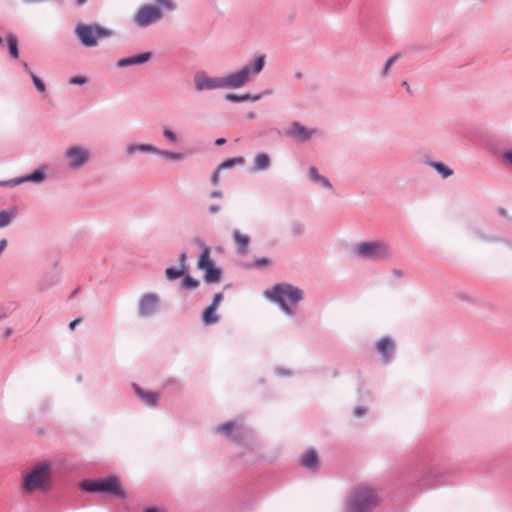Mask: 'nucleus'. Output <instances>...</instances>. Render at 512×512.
<instances>
[{"label": "nucleus", "mask_w": 512, "mask_h": 512, "mask_svg": "<svg viewBox=\"0 0 512 512\" xmlns=\"http://www.w3.org/2000/svg\"><path fill=\"white\" fill-rule=\"evenodd\" d=\"M264 295L269 300L279 304L287 315L294 314L295 311L292 305L297 304L303 298V293L300 289L287 283L273 286L271 289L266 290Z\"/></svg>", "instance_id": "obj_1"}, {"label": "nucleus", "mask_w": 512, "mask_h": 512, "mask_svg": "<svg viewBox=\"0 0 512 512\" xmlns=\"http://www.w3.org/2000/svg\"><path fill=\"white\" fill-rule=\"evenodd\" d=\"M380 503L375 489L366 484L356 486L347 502V512H371Z\"/></svg>", "instance_id": "obj_2"}, {"label": "nucleus", "mask_w": 512, "mask_h": 512, "mask_svg": "<svg viewBox=\"0 0 512 512\" xmlns=\"http://www.w3.org/2000/svg\"><path fill=\"white\" fill-rule=\"evenodd\" d=\"M51 465L41 462L31 468L23 477L22 487L26 493L47 490L50 486Z\"/></svg>", "instance_id": "obj_3"}, {"label": "nucleus", "mask_w": 512, "mask_h": 512, "mask_svg": "<svg viewBox=\"0 0 512 512\" xmlns=\"http://www.w3.org/2000/svg\"><path fill=\"white\" fill-rule=\"evenodd\" d=\"M265 63V56L258 57L252 64L244 66L241 70L223 77L224 88L237 89L249 82L252 75L259 74Z\"/></svg>", "instance_id": "obj_4"}, {"label": "nucleus", "mask_w": 512, "mask_h": 512, "mask_svg": "<svg viewBox=\"0 0 512 512\" xmlns=\"http://www.w3.org/2000/svg\"><path fill=\"white\" fill-rule=\"evenodd\" d=\"M81 488L87 492H106L120 499L126 497L119 479L114 476L105 479L83 481Z\"/></svg>", "instance_id": "obj_5"}, {"label": "nucleus", "mask_w": 512, "mask_h": 512, "mask_svg": "<svg viewBox=\"0 0 512 512\" xmlns=\"http://www.w3.org/2000/svg\"><path fill=\"white\" fill-rule=\"evenodd\" d=\"M75 33L80 42L86 47H93L98 44L99 39H105L112 35V32L100 25L78 24Z\"/></svg>", "instance_id": "obj_6"}, {"label": "nucleus", "mask_w": 512, "mask_h": 512, "mask_svg": "<svg viewBox=\"0 0 512 512\" xmlns=\"http://www.w3.org/2000/svg\"><path fill=\"white\" fill-rule=\"evenodd\" d=\"M358 256L379 259L388 255L389 247L384 242H363L355 247Z\"/></svg>", "instance_id": "obj_7"}, {"label": "nucleus", "mask_w": 512, "mask_h": 512, "mask_svg": "<svg viewBox=\"0 0 512 512\" xmlns=\"http://www.w3.org/2000/svg\"><path fill=\"white\" fill-rule=\"evenodd\" d=\"M162 18L160 7L154 5H143L134 15V23L139 27H147Z\"/></svg>", "instance_id": "obj_8"}, {"label": "nucleus", "mask_w": 512, "mask_h": 512, "mask_svg": "<svg viewBox=\"0 0 512 512\" xmlns=\"http://www.w3.org/2000/svg\"><path fill=\"white\" fill-rule=\"evenodd\" d=\"M200 270L205 271V280L208 283L218 282L221 277V271L214 267L210 259V249L204 247L197 264Z\"/></svg>", "instance_id": "obj_9"}, {"label": "nucleus", "mask_w": 512, "mask_h": 512, "mask_svg": "<svg viewBox=\"0 0 512 512\" xmlns=\"http://www.w3.org/2000/svg\"><path fill=\"white\" fill-rule=\"evenodd\" d=\"M193 82L198 92L224 88L223 77H209L202 71L194 75Z\"/></svg>", "instance_id": "obj_10"}, {"label": "nucleus", "mask_w": 512, "mask_h": 512, "mask_svg": "<svg viewBox=\"0 0 512 512\" xmlns=\"http://www.w3.org/2000/svg\"><path fill=\"white\" fill-rule=\"evenodd\" d=\"M158 308V297L154 294H146L144 295L138 307L139 316L145 318L153 315Z\"/></svg>", "instance_id": "obj_11"}, {"label": "nucleus", "mask_w": 512, "mask_h": 512, "mask_svg": "<svg viewBox=\"0 0 512 512\" xmlns=\"http://www.w3.org/2000/svg\"><path fill=\"white\" fill-rule=\"evenodd\" d=\"M66 157L69 160V166L77 168L88 160V152L80 147H71L66 151Z\"/></svg>", "instance_id": "obj_12"}, {"label": "nucleus", "mask_w": 512, "mask_h": 512, "mask_svg": "<svg viewBox=\"0 0 512 512\" xmlns=\"http://www.w3.org/2000/svg\"><path fill=\"white\" fill-rule=\"evenodd\" d=\"M314 132V130L307 129L299 122H293L286 135L298 141H306L312 137Z\"/></svg>", "instance_id": "obj_13"}, {"label": "nucleus", "mask_w": 512, "mask_h": 512, "mask_svg": "<svg viewBox=\"0 0 512 512\" xmlns=\"http://www.w3.org/2000/svg\"><path fill=\"white\" fill-rule=\"evenodd\" d=\"M300 463L303 467L309 470H316L319 466V457L314 449L307 450L300 459Z\"/></svg>", "instance_id": "obj_14"}, {"label": "nucleus", "mask_w": 512, "mask_h": 512, "mask_svg": "<svg viewBox=\"0 0 512 512\" xmlns=\"http://www.w3.org/2000/svg\"><path fill=\"white\" fill-rule=\"evenodd\" d=\"M376 349L383 356L384 360L388 361L394 350V344L389 338H382L377 342Z\"/></svg>", "instance_id": "obj_15"}, {"label": "nucleus", "mask_w": 512, "mask_h": 512, "mask_svg": "<svg viewBox=\"0 0 512 512\" xmlns=\"http://www.w3.org/2000/svg\"><path fill=\"white\" fill-rule=\"evenodd\" d=\"M150 57H151V54L149 52H146V53H142V54H139L136 56L123 58L118 61V66L126 67L129 65L142 64V63L147 62L150 59Z\"/></svg>", "instance_id": "obj_16"}, {"label": "nucleus", "mask_w": 512, "mask_h": 512, "mask_svg": "<svg viewBox=\"0 0 512 512\" xmlns=\"http://www.w3.org/2000/svg\"><path fill=\"white\" fill-rule=\"evenodd\" d=\"M136 394L150 406H154L157 403L158 395L152 391H144L139 386L134 385Z\"/></svg>", "instance_id": "obj_17"}, {"label": "nucleus", "mask_w": 512, "mask_h": 512, "mask_svg": "<svg viewBox=\"0 0 512 512\" xmlns=\"http://www.w3.org/2000/svg\"><path fill=\"white\" fill-rule=\"evenodd\" d=\"M17 214L18 209L16 207L0 211V229L7 227Z\"/></svg>", "instance_id": "obj_18"}, {"label": "nucleus", "mask_w": 512, "mask_h": 512, "mask_svg": "<svg viewBox=\"0 0 512 512\" xmlns=\"http://www.w3.org/2000/svg\"><path fill=\"white\" fill-rule=\"evenodd\" d=\"M233 238L238 246L239 253L245 254L249 246V237L247 235L240 233L239 231H234Z\"/></svg>", "instance_id": "obj_19"}, {"label": "nucleus", "mask_w": 512, "mask_h": 512, "mask_svg": "<svg viewBox=\"0 0 512 512\" xmlns=\"http://www.w3.org/2000/svg\"><path fill=\"white\" fill-rule=\"evenodd\" d=\"M202 321L205 325H211L218 321V316L216 315V309L209 306L203 313Z\"/></svg>", "instance_id": "obj_20"}, {"label": "nucleus", "mask_w": 512, "mask_h": 512, "mask_svg": "<svg viewBox=\"0 0 512 512\" xmlns=\"http://www.w3.org/2000/svg\"><path fill=\"white\" fill-rule=\"evenodd\" d=\"M225 99L230 102H243V101H247V100L257 101L260 99V95H256V96L252 97L249 94L237 95V94L230 93V94H226Z\"/></svg>", "instance_id": "obj_21"}, {"label": "nucleus", "mask_w": 512, "mask_h": 512, "mask_svg": "<svg viewBox=\"0 0 512 512\" xmlns=\"http://www.w3.org/2000/svg\"><path fill=\"white\" fill-rule=\"evenodd\" d=\"M270 164V158L267 154H258L256 157H255V160H254V168L255 170L259 171V170H264L266 169Z\"/></svg>", "instance_id": "obj_22"}, {"label": "nucleus", "mask_w": 512, "mask_h": 512, "mask_svg": "<svg viewBox=\"0 0 512 512\" xmlns=\"http://www.w3.org/2000/svg\"><path fill=\"white\" fill-rule=\"evenodd\" d=\"M239 428L235 422H227L217 427L216 431L220 434L230 435L232 431Z\"/></svg>", "instance_id": "obj_23"}, {"label": "nucleus", "mask_w": 512, "mask_h": 512, "mask_svg": "<svg viewBox=\"0 0 512 512\" xmlns=\"http://www.w3.org/2000/svg\"><path fill=\"white\" fill-rule=\"evenodd\" d=\"M185 273H186V269L183 267H179V269L169 267L165 271L166 277L169 280H175V279L183 276Z\"/></svg>", "instance_id": "obj_24"}, {"label": "nucleus", "mask_w": 512, "mask_h": 512, "mask_svg": "<svg viewBox=\"0 0 512 512\" xmlns=\"http://www.w3.org/2000/svg\"><path fill=\"white\" fill-rule=\"evenodd\" d=\"M23 66L27 70V72L30 74V76H31V78L33 80V83H34L35 87L37 88V90L39 92H44L45 91V84H44V82L40 78H38L32 71H30L27 63H24Z\"/></svg>", "instance_id": "obj_25"}, {"label": "nucleus", "mask_w": 512, "mask_h": 512, "mask_svg": "<svg viewBox=\"0 0 512 512\" xmlns=\"http://www.w3.org/2000/svg\"><path fill=\"white\" fill-rule=\"evenodd\" d=\"M8 47L10 54L17 59L19 57L18 41L15 36L11 35L8 38Z\"/></svg>", "instance_id": "obj_26"}, {"label": "nucleus", "mask_w": 512, "mask_h": 512, "mask_svg": "<svg viewBox=\"0 0 512 512\" xmlns=\"http://www.w3.org/2000/svg\"><path fill=\"white\" fill-rule=\"evenodd\" d=\"M244 162H245V160L243 157H236V158L228 159L218 166V170L230 168V167L234 166L235 164H243Z\"/></svg>", "instance_id": "obj_27"}, {"label": "nucleus", "mask_w": 512, "mask_h": 512, "mask_svg": "<svg viewBox=\"0 0 512 512\" xmlns=\"http://www.w3.org/2000/svg\"><path fill=\"white\" fill-rule=\"evenodd\" d=\"M433 167L443 175V177H449L452 175L453 171L451 169H449L447 166H445L443 163L441 162H436L433 164Z\"/></svg>", "instance_id": "obj_28"}, {"label": "nucleus", "mask_w": 512, "mask_h": 512, "mask_svg": "<svg viewBox=\"0 0 512 512\" xmlns=\"http://www.w3.org/2000/svg\"><path fill=\"white\" fill-rule=\"evenodd\" d=\"M43 179H44V173L40 170H36L35 172L26 176L21 182H23V181L40 182Z\"/></svg>", "instance_id": "obj_29"}, {"label": "nucleus", "mask_w": 512, "mask_h": 512, "mask_svg": "<svg viewBox=\"0 0 512 512\" xmlns=\"http://www.w3.org/2000/svg\"><path fill=\"white\" fill-rule=\"evenodd\" d=\"M198 281L191 278L190 276H186L183 280L182 286L187 289H194L198 286Z\"/></svg>", "instance_id": "obj_30"}, {"label": "nucleus", "mask_w": 512, "mask_h": 512, "mask_svg": "<svg viewBox=\"0 0 512 512\" xmlns=\"http://www.w3.org/2000/svg\"><path fill=\"white\" fill-rule=\"evenodd\" d=\"M399 57H400L399 54H395V55H393L392 57H390L387 60L385 66L383 68V75L384 76H386L389 73L390 67L399 59Z\"/></svg>", "instance_id": "obj_31"}, {"label": "nucleus", "mask_w": 512, "mask_h": 512, "mask_svg": "<svg viewBox=\"0 0 512 512\" xmlns=\"http://www.w3.org/2000/svg\"><path fill=\"white\" fill-rule=\"evenodd\" d=\"M136 150H139V151H152L153 150V147L152 146H149V145H139V146H130L128 148V153H133L135 152Z\"/></svg>", "instance_id": "obj_32"}, {"label": "nucleus", "mask_w": 512, "mask_h": 512, "mask_svg": "<svg viewBox=\"0 0 512 512\" xmlns=\"http://www.w3.org/2000/svg\"><path fill=\"white\" fill-rule=\"evenodd\" d=\"M156 3L168 10H173L175 8V4L172 0H156Z\"/></svg>", "instance_id": "obj_33"}, {"label": "nucleus", "mask_w": 512, "mask_h": 512, "mask_svg": "<svg viewBox=\"0 0 512 512\" xmlns=\"http://www.w3.org/2000/svg\"><path fill=\"white\" fill-rule=\"evenodd\" d=\"M86 82H87V79L82 76H75L69 80V84H71V85H82V84H85Z\"/></svg>", "instance_id": "obj_34"}, {"label": "nucleus", "mask_w": 512, "mask_h": 512, "mask_svg": "<svg viewBox=\"0 0 512 512\" xmlns=\"http://www.w3.org/2000/svg\"><path fill=\"white\" fill-rule=\"evenodd\" d=\"M310 179L314 182H317L321 179V175L318 173V170L315 167H310L309 169Z\"/></svg>", "instance_id": "obj_35"}, {"label": "nucleus", "mask_w": 512, "mask_h": 512, "mask_svg": "<svg viewBox=\"0 0 512 512\" xmlns=\"http://www.w3.org/2000/svg\"><path fill=\"white\" fill-rule=\"evenodd\" d=\"M222 299H223L222 293L215 294L210 306L217 309V307L221 303Z\"/></svg>", "instance_id": "obj_36"}, {"label": "nucleus", "mask_w": 512, "mask_h": 512, "mask_svg": "<svg viewBox=\"0 0 512 512\" xmlns=\"http://www.w3.org/2000/svg\"><path fill=\"white\" fill-rule=\"evenodd\" d=\"M161 154L164 155L165 157L169 158V159H172V160H179V159H181V155L177 154V153H174V152H161Z\"/></svg>", "instance_id": "obj_37"}, {"label": "nucleus", "mask_w": 512, "mask_h": 512, "mask_svg": "<svg viewBox=\"0 0 512 512\" xmlns=\"http://www.w3.org/2000/svg\"><path fill=\"white\" fill-rule=\"evenodd\" d=\"M164 136L172 142H175L177 139L175 133L168 129L164 130Z\"/></svg>", "instance_id": "obj_38"}, {"label": "nucleus", "mask_w": 512, "mask_h": 512, "mask_svg": "<svg viewBox=\"0 0 512 512\" xmlns=\"http://www.w3.org/2000/svg\"><path fill=\"white\" fill-rule=\"evenodd\" d=\"M317 183H320L322 186H324L327 189L332 188L330 181L327 178H325L324 176H322L321 179L319 181H317Z\"/></svg>", "instance_id": "obj_39"}, {"label": "nucleus", "mask_w": 512, "mask_h": 512, "mask_svg": "<svg viewBox=\"0 0 512 512\" xmlns=\"http://www.w3.org/2000/svg\"><path fill=\"white\" fill-rule=\"evenodd\" d=\"M219 172L220 170L217 169L211 177V182L213 185H217L219 182Z\"/></svg>", "instance_id": "obj_40"}, {"label": "nucleus", "mask_w": 512, "mask_h": 512, "mask_svg": "<svg viewBox=\"0 0 512 512\" xmlns=\"http://www.w3.org/2000/svg\"><path fill=\"white\" fill-rule=\"evenodd\" d=\"M179 267H183L186 269V253H182L180 255V259H179Z\"/></svg>", "instance_id": "obj_41"}, {"label": "nucleus", "mask_w": 512, "mask_h": 512, "mask_svg": "<svg viewBox=\"0 0 512 512\" xmlns=\"http://www.w3.org/2000/svg\"><path fill=\"white\" fill-rule=\"evenodd\" d=\"M292 230L295 235H298L302 232V226L300 224L296 223L292 226Z\"/></svg>", "instance_id": "obj_42"}, {"label": "nucleus", "mask_w": 512, "mask_h": 512, "mask_svg": "<svg viewBox=\"0 0 512 512\" xmlns=\"http://www.w3.org/2000/svg\"><path fill=\"white\" fill-rule=\"evenodd\" d=\"M81 322V319L80 318H77L75 320H73L70 324H69V328L71 330H74L75 327Z\"/></svg>", "instance_id": "obj_43"}, {"label": "nucleus", "mask_w": 512, "mask_h": 512, "mask_svg": "<svg viewBox=\"0 0 512 512\" xmlns=\"http://www.w3.org/2000/svg\"><path fill=\"white\" fill-rule=\"evenodd\" d=\"M143 512H165L163 509L157 507H149L145 509Z\"/></svg>", "instance_id": "obj_44"}, {"label": "nucleus", "mask_w": 512, "mask_h": 512, "mask_svg": "<svg viewBox=\"0 0 512 512\" xmlns=\"http://www.w3.org/2000/svg\"><path fill=\"white\" fill-rule=\"evenodd\" d=\"M504 158L512 165V151L506 152L504 154Z\"/></svg>", "instance_id": "obj_45"}, {"label": "nucleus", "mask_w": 512, "mask_h": 512, "mask_svg": "<svg viewBox=\"0 0 512 512\" xmlns=\"http://www.w3.org/2000/svg\"><path fill=\"white\" fill-rule=\"evenodd\" d=\"M219 209H220V208H219V206H218V205H211V206L209 207V212H210V213H216V212H218V211H219Z\"/></svg>", "instance_id": "obj_46"}, {"label": "nucleus", "mask_w": 512, "mask_h": 512, "mask_svg": "<svg viewBox=\"0 0 512 512\" xmlns=\"http://www.w3.org/2000/svg\"><path fill=\"white\" fill-rule=\"evenodd\" d=\"M212 198H218L222 196L221 191H213L210 195Z\"/></svg>", "instance_id": "obj_47"}, {"label": "nucleus", "mask_w": 512, "mask_h": 512, "mask_svg": "<svg viewBox=\"0 0 512 512\" xmlns=\"http://www.w3.org/2000/svg\"><path fill=\"white\" fill-rule=\"evenodd\" d=\"M226 142V140L224 138H218L216 141H215V144L220 146V145H223L224 143Z\"/></svg>", "instance_id": "obj_48"}, {"label": "nucleus", "mask_w": 512, "mask_h": 512, "mask_svg": "<svg viewBox=\"0 0 512 512\" xmlns=\"http://www.w3.org/2000/svg\"><path fill=\"white\" fill-rule=\"evenodd\" d=\"M268 263V260L267 259H260L256 262V264L258 266H261V265H266Z\"/></svg>", "instance_id": "obj_49"}, {"label": "nucleus", "mask_w": 512, "mask_h": 512, "mask_svg": "<svg viewBox=\"0 0 512 512\" xmlns=\"http://www.w3.org/2000/svg\"><path fill=\"white\" fill-rule=\"evenodd\" d=\"M87 2V0H76V4L79 6L84 5Z\"/></svg>", "instance_id": "obj_50"}, {"label": "nucleus", "mask_w": 512, "mask_h": 512, "mask_svg": "<svg viewBox=\"0 0 512 512\" xmlns=\"http://www.w3.org/2000/svg\"><path fill=\"white\" fill-rule=\"evenodd\" d=\"M402 85L404 86V88L407 89L408 92H410V86L408 85V83L406 81L402 82Z\"/></svg>", "instance_id": "obj_51"}, {"label": "nucleus", "mask_w": 512, "mask_h": 512, "mask_svg": "<svg viewBox=\"0 0 512 512\" xmlns=\"http://www.w3.org/2000/svg\"><path fill=\"white\" fill-rule=\"evenodd\" d=\"M355 413H356V415L360 416L364 413V411L362 409H356Z\"/></svg>", "instance_id": "obj_52"}, {"label": "nucleus", "mask_w": 512, "mask_h": 512, "mask_svg": "<svg viewBox=\"0 0 512 512\" xmlns=\"http://www.w3.org/2000/svg\"><path fill=\"white\" fill-rule=\"evenodd\" d=\"M10 334H11V330H10V329H8V330L6 331V336H9Z\"/></svg>", "instance_id": "obj_53"}, {"label": "nucleus", "mask_w": 512, "mask_h": 512, "mask_svg": "<svg viewBox=\"0 0 512 512\" xmlns=\"http://www.w3.org/2000/svg\"><path fill=\"white\" fill-rule=\"evenodd\" d=\"M252 117H254V114L253 113L249 114V118H252Z\"/></svg>", "instance_id": "obj_54"}, {"label": "nucleus", "mask_w": 512, "mask_h": 512, "mask_svg": "<svg viewBox=\"0 0 512 512\" xmlns=\"http://www.w3.org/2000/svg\"><path fill=\"white\" fill-rule=\"evenodd\" d=\"M2 43V38L0 37V44Z\"/></svg>", "instance_id": "obj_55"}]
</instances>
